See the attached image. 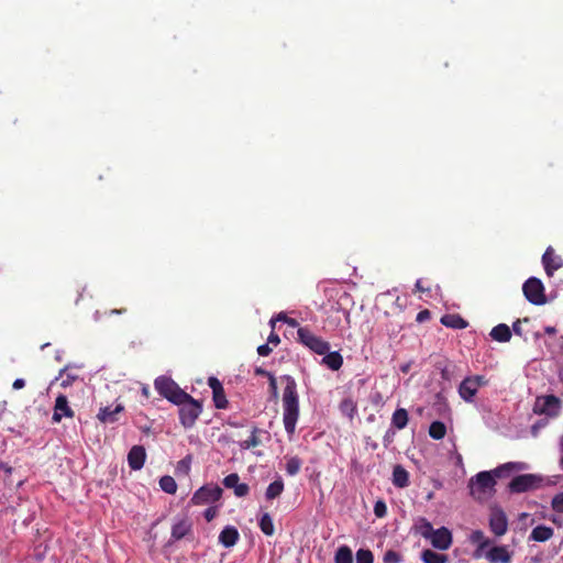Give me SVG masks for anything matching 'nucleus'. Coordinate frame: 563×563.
Returning <instances> with one entry per match:
<instances>
[{
  "mask_svg": "<svg viewBox=\"0 0 563 563\" xmlns=\"http://www.w3.org/2000/svg\"><path fill=\"white\" fill-rule=\"evenodd\" d=\"M528 468L529 465L525 462H508L490 472H479L471 479V493L475 498L482 499L493 494L496 484L495 477L508 476L511 473H519Z\"/></svg>",
  "mask_w": 563,
  "mask_h": 563,
  "instance_id": "f257e3e1",
  "label": "nucleus"
},
{
  "mask_svg": "<svg viewBox=\"0 0 563 563\" xmlns=\"http://www.w3.org/2000/svg\"><path fill=\"white\" fill-rule=\"evenodd\" d=\"M286 386L283 393V422L286 432L291 435L299 418V398L297 384L290 376H285Z\"/></svg>",
  "mask_w": 563,
  "mask_h": 563,
  "instance_id": "f03ea898",
  "label": "nucleus"
},
{
  "mask_svg": "<svg viewBox=\"0 0 563 563\" xmlns=\"http://www.w3.org/2000/svg\"><path fill=\"white\" fill-rule=\"evenodd\" d=\"M154 385L161 396L175 405L189 398V394L185 393L173 379L166 376L157 377Z\"/></svg>",
  "mask_w": 563,
  "mask_h": 563,
  "instance_id": "7ed1b4c3",
  "label": "nucleus"
},
{
  "mask_svg": "<svg viewBox=\"0 0 563 563\" xmlns=\"http://www.w3.org/2000/svg\"><path fill=\"white\" fill-rule=\"evenodd\" d=\"M487 384L488 380L483 375L467 376L459 385L457 391L465 402H473L478 389Z\"/></svg>",
  "mask_w": 563,
  "mask_h": 563,
  "instance_id": "20e7f679",
  "label": "nucleus"
},
{
  "mask_svg": "<svg viewBox=\"0 0 563 563\" xmlns=\"http://www.w3.org/2000/svg\"><path fill=\"white\" fill-rule=\"evenodd\" d=\"M298 341L310 351L323 355L330 350V344L322 338L312 333L308 328L297 330Z\"/></svg>",
  "mask_w": 563,
  "mask_h": 563,
  "instance_id": "39448f33",
  "label": "nucleus"
},
{
  "mask_svg": "<svg viewBox=\"0 0 563 563\" xmlns=\"http://www.w3.org/2000/svg\"><path fill=\"white\" fill-rule=\"evenodd\" d=\"M179 408L180 423L185 428H191L202 411L201 405L190 395L185 401L177 404Z\"/></svg>",
  "mask_w": 563,
  "mask_h": 563,
  "instance_id": "423d86ee",
  "label": "nucleus"
},
{
  "mask_svg": "<svg viewBox=\"0 0 563 563\" xmlns=\"http://www.w3.org/2000/svg\"><path fill=\"white\" fill-rule=\"evenodd\" d=\"M522 291L526 299L533 305H544L545 303V295H544V286L542 282L537 277H530L527 279L522 286Z\"/></svg>",
  "mask_w": 563,
  "mask_h": 563,
  "instance_id": "0eeeda50",
  "label": "nucleus"
},
{
  "mask_svg": "<svg viewBox=\"0 0 563 563\" xmlns=\"http://www.w3.org/2000/svg\"><path fill=\"white\" fill-rule=\"evenodd\" d=\"M222 496V488L216 484L200 487L191 497V504L196 506L208 505L218 501Z\"/></svg>",
  "mask_w": 563,
  "mask_h": 563,
  "instance_id": "6e6552de",
  "label": "nucleus"
},
{
  "mask_svg": "<svg viewBox=\"0 0 563 563\" xmlns=\"http://www.w3.org/2000/svg\"><path fill=\"white\" fill-rule=\"evenodd\" d=\"M542 478L536 474H522L514 477L509 483V490L511 493H525L536 489L540 486Z\"/></svg>",
  "mask_w": 563,
  "mask_h": 563,
  "instance_id": "1a4fd4ad",
  "label": "nucleus"
},
{
  "mask_svg": "<svg viewBox=\"0 0 563 563\" xmlns=\"http://www.w3.org/2000/svg\"><path fill=\"white\" fill-rule=\"evenodd\" d=\"M561 409L560 399L553 395L539 397L536 401L534 411L549 417H556Z\"/></svg>",
  "mask_w": 563,
  "mask_h": 563,
  "instance_id": "9d476101",
  "label": "nucleus"
},
{
  "mask_svg": "<svg viewBox=\"0 0 563 563\" xmlns=\"http://www.w3.org/2000/svg\"><path fill=\"white\" fill-rule=\"evenodd\" d=\"M489 529L496 537H501L507 532L508 519L501 509L495 508L490 511Z\"/></svg>",
  "mask_w": 563,
  "mask_h": 563,
  "instance_id": "9b49d317",
  "label": "nucleus"
},
{
  "mask_svg": "<svg viewBox=\"0 0 563 563\" xmlns=\"http://www.w3.org/2000/svg\"><path fill=\"white\" fill-rule=\"evenodd\" d=\"M431 545L440 551H446L453 543L452 532L446 527H441L432 532V537L429 539Z\"/></svg>",
  "mask_w": 563,
  "mask_h": 563,
  "instance_id": "f8f14e48",
  "label": "nucleus"
},
{
  "mask_svg": "<svg viewBox=\"0 0 563 563\" xmlns=\"http://www.w3.org/2000/svg\"><path fill=\"white\" fill-rule=\"evenodd\" d=\"M73 418L74 410L69 407L68 399L65 395H58L55 399L53 422L58 423L63 418Z\"/></svg>",
  "mask_w": 563,
  "mask_h": 563,
  "instance_id": "ddd939ff",
  "label": "nucleus"
},
{
  "mask_svg": "<svg viewBox=\"0 0 563 563\" xmlns=\"http://www.w3.org/2000/svg\"><path fill=\"white\" fill-rule=\"evenodd\" d=\"M483 554L492 563H510L512 558L511 552L506 545H495Z\"/></svg>",
  "mask_w": 563,
  "mask_h": 563,
  "instance_id": "4468645a",
  "label": "nucleus"
},
{
  "mask_svg": "<svg viewBox=\"0 0 563 563\" xmlns=\"http://www.w3.org/2000/svg\"><path fill=\"white\" fill-rule=\"evenodd\" d=\"M544 271L549 276H552L555 271L563 266V260L555 255L552 247H548L542 256Z\"/></svg>",
  "mask_w": 563,
  "mask_h": 563,
  "instance_id": "2eb2a0df",
  "label": "nucleus"
},
{
  "mask_svg": "<svg viewBox=\"0 0 563 563\" xmlns=\"http://www.w3.org/2000/svg\"><path fill=\"white\" fill-rule=\"evenodd\" d=\"M146 459L145 449L141 445H134L131 448L128 454V463L131 470L139 471L143 467Z\"/></svg>",
  "mask_w": 563,
  "mask_h": 563,
  "instance_id": "dca6fc26",
  "label": "nucleus"
},
{
  "mask_svg": "<svg viewBox=\"0 0 563 563\" xmlns=\"http://www.w3.org/2000/svg\"><path fill=\"white\" fill-rule=\"evenodd\" d=\"M468 541L473 544H477L476 556L482 555L485 552V549L490 545V540L482 530H473L468 536Z\"/></svg>",
  "mask_w": 563,
  "mask_h": 563,
  "instance_id": "f3484780",
  "label": "nucleus"
},
{
  "mask_svg": "<svg viewBox=\"0 0 563 563\" xmlns=\"http://www.w3.org/2000/svg\"><path fill=\"white\" fill-rule=\"evenodd\" d=\"M240 538L239 531L233 526H227L219 534V542L225 547H233Z\"/></svg>",
  "mask_w": 563,
  "mask_h": 563,
  "instance_id": "a211bd4d",
  "label": "nucleus"
},
{
  "mask_svg": "<svg viewBox=\"0 0 563 563\" xmlns=\"http://www.w3.org/2000/svg\"><path fill=\"white\" fill-rule=\"evenodd\" d=\"M121 411H123V406L120 404L117 405L114 408H112L111 406H107V407L100 408V410L97 415V418L102 423H113L118 420L117 416Z\"/></svg>",
  "mask_w": 563,
  "mask_h": 563,
  "instance_id": "6ab92c4d",
  "label": "nucleus"
},
{
  "mask_svg": "<svg viewBox=\"0 0 563 563\" xmlns=\"http://www.w3.org/2000/svg\"><path fill=\"white\" fill-rule=\"evenodd\" d=\"M191 530V525L187 519L176 521L172 527V540L178 541L183 539Z\"/></svg>",
  "mask_w": 563,
  "mask_h": 563,
  "instance_id": "aec40b11",
  "label": "nucleus"
},
{
  "mask_svg": "<svg viewBox=\"0 0 563 563\" xmlns=\"http://www.w3.org/2000/svg\"><path fill=\"white\" fill-rule=\"evenodd\" d=\"M490 338L494 341L497 342H508L511 339V331L509 327L505 323H499L498 325L494 327L490 331Z\"/></svg>",
  "mask_w": 563,
  "mask_h": 563,
  "instance_id": "412c9836",
  "label": "nucleus"
},
{
  "mask_svg": "<svg viewBox=\"0 0 563 563\" xmlns=\"http://www.w3.org/2000/svg\"><path fill=\"white\" fill-rule=\"evenodd\" d=\"M321 363L332 371H338L343 364V357L339 352H327Z\"/></svg>",
  "mask_w": 563,
  "mask_h": 563,
  "instance_id": "4be33fe9",
  "label": "nucleus"
},
{
  "mask_svg": "<svg viewBox=\"0 0 563 563\" xmlns=\"http://www.w3.org/2000/svg\"><path fill=\"white\" fill-rule=\"evenodd\" d=\"M393 484L398 488L409 485V474L401 465H396L393 470Z\"/></svg>",
  "mask_w": 563,
  "mask_h": 563,
  "instance_id": "5701e85b",
  "label": "nucleus"
},
{
  "mask_svg": "<svg viewBox=\"0 0 563 563\" xmlns=\"http://www.w3.org/2000/svg\"><path fill=\"white\" fill-rule=\"evenodd\" d=\"M553 529L547 526H537L530 533V539L537 542H545L553 537Z\"/></svg>",
  "mask_w": 563,
  "mask_h": 563,
  "instance_id": "b1692460",
  "label": "nucleus"
},
{
  "mask_svg": "<svg viewBox=\"0 0 563 563\" xmlns=\"http://www.w3.org/2000/svg\"><path fill=\"white\" fill-rule=\"evenodd\" d=\"M409 421L408 412L404 408L396 409L391 416V427L402 430Z\"/></svg>",
  "mask_w": 563,
  "mask_h": 563,
  "instance_id": "393cba45",
  "label": "nucleus"
},
{
  "mask_svg": "<svg viewBox=\"0 0 563 563\" xmlns=\"http://www.w3.org/2000/svg\"><path fill=\"white\" fill-rule=\"evenodd\" d=\"M441 323L452 329H464L467 322L457 314H445L441 318Z\"/></svg>",
  "mask_w": 563,
  "mask_h": 563,
  "instance_id": "a878e982",
  "label": "nucleus"
},
{
  "mask_svg": "<svg viewBox=\"0 0 563 563\" xmlns=\"http://www.w3.org/2000/svg\"><path fill=\"white\" fill-rule=\"evenodd\" d=\"M421 561L423 563H446L448 555L427 549L421 552Z\"/></svg>",
  "mask_w": 563,
  "mask_h": 563,
  "instance_id": "bb28decb",
  "label": "nucleus"
},
{
  "mask_svg": "<svg viewBox=\"0 0 563 563\" xmlns=\"http://www.w3.org/2000/svg\"><path fill=\"white\" fill-rule=\"evenodd\" d=\"M284 490V482L280 477L271 483L265 492L267 500L277 498Z\"/></svg>",
  "mask_w": 563,
  "mask_h": 563,
  "instance_id": "cd10ccee",
  "label": "nucleus"
},
{
  "mask_svg": "<svg viewBox=\"0 0 563 563\" xmlns=\"http://www.w3.org/2000/svg\"><path fill=\"white\" fill-rule=\"evenodd\" d=\"M334 563H353L352 550L347 545L340 547L335 552Z\"/></svg>",
  "mask_w": 563,
  "mask_h": 563,
  "instance_id": "c85d7f7f",
  "label": "nucleus"
},
{
  "mask_svg": "<svg viewBox=\"0 0 563 563\" xmlns=\"http://www.w3.org/2000/svg\"><path fill=\"white\" fill-rule=\"evenodd\" d=\"M258 526L266 536H273L275 532L274 522L269 514L265 512L261 516Z\"/></svg>",
  "mask_w": 563,
  "mask_h": 563,
  "instance_id": "c756f323",
  "label": "nucleus"
},
{
  "mask_svg": "<svg viewBox=\"0 0 563 563\" xmlns=\"http://www.w3.org/2000/svg\"><path fill=\"white\" fill-rule=\"evenodd\" d=\"M70 368V365L65 366L63 369L59 371V375L57 379H60V386L63 388H67L73 385V383L78 379V375L68 373V369Z\"/></svg>",
  "mask_w": 563,
  "mask_h": 563,
  "instance_id": "7c9ffc66",
  "label": "nucleus"
},
{
  "mask_svg": "<svg viewBox=\"0 0 563 563\" xmlns=\"http://www.w3.org/2000/svg\"><path fill=\"white\" fill-rule=\"evenodd\" d=\"M446 433V427L441 421H433L429 428V435L434 440H441Z\"/></svg>",
  "mask_w": 563,
  "mask_h": 563,
  "instance_id": "2f4dec72",
  "label": "nucleus"
},
{
  "mask_svg": "<svg viewBox=\"0 0 563 563\" xmlns=\"http://www.w3.org/2000/svg\"><path fill=\"white\" fill-rule=\"evenodd\" d=\"M418 532L420 533V536L428 540L432 537V532L435 531V529L433 528V526L431 525L430 521H428L427 519L424 518H421L419 520V523H418Z\"/></svg>",
  "mask_w": 563,
  "mask_h": 563,
  "instance_id": "473e14b6",
  "label": "nucleus"
},
{
  "mask_svg": "<svg viewBox=\"0 0 563 563\" xmlns=\"http://www.w3.org/2000/svg\"><path fill=\"white\" fill-rule=\"evenodd\" d=\"M159 487L163 492L167 494H175L177 490L176 481L169 475L161 477Z\"/></svg>",
  "mask_w": 563,
  "mask_h": 563,
  "instance_id": "72a5a7b5",
  "label": "nucleus"
},
{
  "mask_svg": "<svg viewBox=\"0 0 563 563\" xmlns=\"http://www.w3.org/2000/svg\"><path fill=\"white\" fill-rule=\"evenodd\" d=\"M258 432H260V430L257 428H253V430L251 432V437L244 441L239 442L240 449L249 450L251 448H255V446L260 445L261 441L257 438Z\"/></svg>",
  "mask_w": 563,
  "mask_h": 563,
  "instance_id": "f704fd0d",
  "label": "nucleus"
},
{
  "mask_svg": "<svg viewBox=\"0 0 563 563\" xmlns=\"http://www.w3.org/2000/svg\"><path fill=\"white\" fill-rule=\"evenodd\" d=\"M301 464L302 463L299 457L291 456L287 460L285 470L288 475L294 476V475L298 474V472L300 471Z\"/></svg>",
  "mask_w": 563,
  "mask_h": 563,
  "instance_id": "c9c22d12",
  "label": "nucleus"
},
{
  "mask_svg": "<svg viewBox=\"0 0 563 563\" xmlns=\"http://www.w3.org/2000/svg\"><path fill=\"white\" fill-rule=\"evenodd\" d=\"M209 386L213 390V398H214L216 407L217 408H223V404H221L218 400V391H222V386H221L220 382L216 377H210L209 378Z\"/></svg>",
  "mask_w": 563,
  "mask_h": 563,
  "instance_id": "e433bc0d",
  "label": "nucleus"
},
{
  "mask_svg": "<svg viewBox=\"0 0 563 563\" xmlns=\"http://www.w3.org/2000/svg\"><path fill=\"white\" fill-rule=\"evenodd\" d=\"M373 554L369 550L360 549L356 552V563H373Z\"/></svg>",
  "mask_w": 563,
  "mask_h": 563,
  "instance_id": "4c0bfd02",
  "label": "nucleus"
},
{
  "mask_svg": "<svg viewBox=\"0 0 563 563\" xmlns=\"http://www.w3.org/2000/svg\"><path fill=\"white\" fill-rule=\"evenodd\" d=\"M384 563H400L401 555L393 550L387 551L383 558Z\"/></svg>",
  "mask_w": 563,
  "mask_h": 563,
  "instance_id": "58836bf2",
  "label": "nucleus"
},
{
  "mask_svg": "<svg viewBox=\"0 0 563 563\" xmlns=\"http://www.w3.org/2000/svg\"><path fill=\"white\" fill-rule=\"evenodd\" d=\"M240 477L236 473H232V474H229L228 476L224 477L223 479V485L227 487V488H235L236 485L240 483Z\"/></svg>",
  "mask_w": 563,
  "mask_h": 563,
  "instance_id": "ea45409f",
  "label": "nucleus"
},
{
  "mask_svg": "<svg viewBox=\"0 0 563 563\" xmlns=\"http://www.w3.org/2000/svg\"><path fill=\"white\" fill-rule=\"evenodd\" d=\"M551 506L554 511L563 512V492L552 498Z\"/></svg>",
  "mask_w": 563,
  "mask_h": 563,
  "instance_id": "a19ab883",
  "label": "nucleus"
},
{
  "mask_svg": "<svg viewBox=\"0 0 563 563\" xmlns=\"http://www.w3.org/2000/svg\"><path fill=\"white\" fill-rule=\"evenodd\" d=\"M374 514L378 518H383L387 514V506L383 500H377L374 505Z\"/></svg>",
  "mask_w": 563,
  "mask_h": 563,
  "instance_id": "79ce46f5",
  "label": "nucleus"
},
{
  "mask_svg": "<svg viewBox=\"0 0 563 563\" xmlns=\"http://www.w3.org/2000/svg\"><path fill=\"white\" fill-rule=\"evenodd\" d=\"M250 492V487L245 483H239L234 488V495L236 497H245Z\"/></svg>",
  "mask_w": 563,
  "mask_h": 563,
  "instance_id": "37998d69",
  "label": "nucleus"
},
{
  "mask_svg": "<svg viewBox=\"0 0 563 563\" xmlns=\"http://www.w3.org/2000/svg\"><path fill=\"white\" fill-rule=\"evenodd\" d=\"M217 508L216 507H209L205 510L203 517L207 521H211L217 516Z\"/></svg>",
  "mask_w": 563,
  "mask_h": 563,
  "instance_id": "c03bdc74",
  "label": "nucleus"
},
{
  "mask_svg": "<svg viewBox=\"0 0 563 563\" xmlns=\"http://www.w3.org/2000/svg\"><path fill=\"white\" fill-rule=\"evenodd\" d=\"M272 352V349L269 347L268 343L262 344L257 347V353L261 356H267Z\"/></svg>",
  "mask_w": 563,
  "mask_h": 563,
  "instance_id": "a18cd8bd",
  "label": "nucleus"
},
{
  "mask_svg": "<svg viewBox=\"0 0 563 563\" xmlns=\"http://www.w3.org/2000/svg\"><path fill=\"white\" fill-rule=\"evenodd\" d=\"M269 387L274 397H277V382L274 375H269Z\"/></svg>",
  "mask_w": 563,
  "mask_h": 563,
  "instance_id": "49530a36",
  "label": "nucleus"
},
{
  "mask_svg": "<svg viewBox=\"0 0 563 563\" xmlns=\"http://www.w3.org/2000/svg\"><path fill=\"white\" fill-rule=\"evenodd\" d=\"M279 342H280L279 336L276 333L272 332L268 336L267 343L273 344L274 346H277L279 344Z\"/></svg>",
  "mask_w": 563,
  "mask_h": 563,
  "instance_id": "de8ad7c7",
  "label": "nucleus"
},
{
  "mask_svg": "<svg viewBox=\"0 0 563 563\" xmlns=\"http://www.w3.org/2000/svg\"><path fill=\"white\" fill-rule=\"evenodd\" d=\"M395 435V432L391 430H388L386 434L384 435V445L388 446L390 442L393 441V438Z\"/></svg>",
  "mask_w": 563,
  "mask_h": 563,
  "instance_id": "09e8293b",
  "label": "nucleus"
},
{
  "mask_svg": "<svg viewBox=\"0 0 563 563\" xmlns=\"http://www.w3.org/2000/svg\"><path fill=\"white\" fill-rule=\"evenodd\" d=\"M559 452H560V467L563 470V434L559 440Z\"/></svg>",
  "mask_w": 563,
  "mask_h": 563,
  "instance_id": "8fccbe9b",
  "label": "nucleus"
},
{
  "mask_svg": "<svg viewBox=\"0 0 563 563\" xmlns=\"http://www.w3.org/2000/svg\"><path fill=\"white\" fill-rule=\"evenodd\" d=\"M25 386V380L23 378H16L14 382H13V389H21Z\"/></svg>",
  "mask_w": 563,
  "mask_h": 563,
  "instance_id": "3c124183",
  "label": "nucleus"
},
{
  "mask_svg": "<svg viewBox=\"0 0 563 563\" xmlns=\"http://www.w3.org/2000/svg\"><path fill=\"white\" fill-rule=\"evenodd\" d=\"M285 323L291 328H298V329L300 328L298 321L294 318H288V317L285 318Z\"/></svg>",
  "mask_w": 563,
  "mask_h": 563,
  "instance_id": "603ef678",
  "label": "nucleus"
},
{
  "mask_svg": "<svg viewBox=\"0 0 563 563\" xmlns=\"http://www.w3.org/2000/svg\"><path fill=\"white\" fill-rule=\"evenodd\" d=\"M520 324H521L520 320H517L512 324V330H514L515 334H517V335H521L522 334Z\"/></svg>",
  "mask_w": 563,
  "mask_h": 563,
  "instance_id": "864d4df0",
  "label": "nucleus"
},
{
  "mask_svg": "<svg viewBox=\"0 0 563 563\" xmlns=\"http://www.w3.org/2000/svg\"><path fill=\"white\" fill-rule=\"evenodd\" d=\"M255 373L256 375H261V376H267L269 378V375H273L272 373L258 367L255 369Z\"/></svg>",
  "mask_w": 563,
  "mask_h": 563,
  "instance_id": "5fc2aeb1",
  "label": "nucleus"
},
{
  "mask_svg": "<svg viewBox=\"0 0 563 563\" xmlns=\"http://www.w3.org/2000/svg\"><path fill=\"white\" fill-rule=\"evenodd\" d=\"M544 332L549 335H553L556 333V329L552 325H548L544 328Z\"/></svg>",
  "mask_w": 563,
  "mask_h": 563,
  "instance_id": "6e6d98bb",
  "label": "nucleus"
},
{
  "mask_svg": "<svg viewBox=\"0 0 563 563\" xmlns=\"http://www.w3.org/2000/svg\"><path fill=\"white\" fill-rule=\"evenodd\" d=\"M178 468H186L188 470L189 468V461L187 460H181L178 462Z\"/></svg>",
  "mask_w": 563,
  "mask_h": 563,
  "instance_id": "4d7b16f0",
  "label": "nucleus"
},
{
  "mask_svg": "<svg viewBox=\"0 0 563 563\" xmlns=\"http://www.w3.org/2000/svg\"><path fill=\"white\" fill-rule=\"evenodd\" d=\"M428 316H429V312H428L427 310L421 311V312H419V313H418L417 320H418V321H422V320H424Z\"/></svg>",
  "mask_w": 563,
  "mask_h": 563,
  "instance_id": "13d9d810",
  "label": "nucleus"
},
{
  "mask_svg": "<svg viewBox=\"0 0 563 563\" xmlns=\"http://www.w3.org/2000/svg\"><path fill=\"white\" fill-rule=\"evenodd\" d=\"M218 400L223 404V408L225 407V404H227V400L224 399V396H223V390L222 391H218Z\"/></svg>",
  "mask_w": 563,
  "mask_h": 563,
  "instance_id": "bf43d9fd",
  "label": "nucleus"
},
{
  "mask_svg": "<svg viewBox=\"0 0 563 563\" xmlns=\"http://www.w3.org/2000/svg\"><path fill=\"white\" fill-rule=\"evenodd\" d=\"M416 288H417L418 291H426L427 290L426 288H423L421 279H418L416 282Z\"/></svg>",
  "mask_w": 563,
  "mask_h": 563,
  "instance_id": "052dcab7",
  "label": "nucleus"
},
{
  "mask_svg": "<svg viewBox=\"0 0 563 563\" xmlns=\"http://www.w3.org/2000/svg\"><path fill=\"white\" fill-rule=\"evenodd\" d=\"M275 318H276V321L285 322V318H287V316L284 312H279L277 316H275Z\"/></svg>",
  "mask_w": 563,
  "mask_h": 563,
  "instance_id": "680f3d73",
  "label": "nucleus"
},
{
  "mask_svg": "<svg viewBox=\"0 0 563 563\" xmlns=\"http://www.w3.org/2000/svg\"><path fill=\"white\" fill-rule=\"evenodd\" d=\"M125 310L124 309H113L110 311L111 314H121L123 313Z\"/></svg>",
  "mask_w": 563,
  "mask_h": 563,
  "instance_id": "e2e57ef3",
  "label": "nucleus"
},
{
  "mask_svg": "<svg viewBox=\"0 0 563 563\" xmlns=\"http://www.w3.org/2000/svg\"><path fill=\"white\" fill-rule=\"evenodd\" d=\"M275 323H276V318L273 317L271 320H269V325L274 329L275 328Z\"/></svg>",
  "mask_w": 563,
  "mask_h": 563,
  "instance_id": "0e129e2a",
  "label": "nucleus"
},
{
  "mask_svg": "<svg viewBox=\"0 0 563 563\" xmlns=\"http://www.w3.org/2000/svg\"><path fill=\"white\" fill-rule=\"evenodd\" d=\"M142 393L144 396H148V389L146 387H143Z\"/></svg>",
  "mask_w": 563,
  "mask_h": 563,
  "instance_id": "69168bd1",
  "label": "nucleus"
},
{
  "mask_svg": "<svg viewBox=\"0 0 563 563\" xmlns=\"http://www.w3.org/2000/svg\"><path fill=\"white\" fill-rule=\"evenodd\" d=\"M401 369H402V372H407V371L409 369V365H405V366H402V368H401Z\"/></svg>",
  "mask_w": 563,
  "mask_h": 563,
  "instance_id": "338daca9",
  "label": "nucleus"
},
{
  "mask_svg": "<svg viewBox=\"0 0 563 563\" xmlns=\"http://www.w3.org/2000/svg\"><path fill=\"white\" fill-rule=\"evenodd\" d=\"M99 318H100L99 312H98V311H96V313H95V320H99Z\"/></svg>",
  "mask_w": 563,
  "mask_h": 563,
  "instance_id": "774afa93",
  "label": "nucleus"
}]
</instances>
